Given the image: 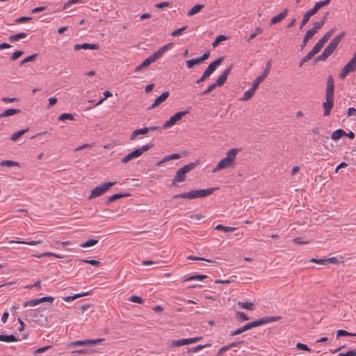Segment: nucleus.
<instances>
[{
    "label": "nucleus",
    "instance_id": "f257e3e1",
    "mask_svg": "<svg viewBox=\"0 0 356 356\" xmlns=\"http://www.w3.org/2000/svg\"><path fill=\"white\" fill-rule=\"evenodd\" d=\"M240 149L233 148L225 154V156L221 159L216 166L213 169V172H217L224 169L232 168L236 165V156Z\"/></svg>",
    "mask_w": 356,
    "mask_h": 356
},
{
    "label": "nucleus",
    "instance_id": "f03ea898",
    "mask_svg": "<svg viewBox=\"0 0 356 356\" xmlns=\"http://www.w3.org/2000/svg\"><path fill=\"white\" fill-rule=\"evenodd\" d=\"M345 35V32H341L340 34L334 36L328 45L324 49L322 54L317 57V60H326L334 51Z\"/></svg>",
    "mask_w": 356,
    "mask_h": 356
},
{
    "label": "nucleus",
    "instance_id": "7ed1b4c3",
    "mask_svg": "<svg viewBox=\"0 0 356 356\" xmlns=\"http://www.w3.org/2000/svg\"><path fill=\"white\" fill-rule=\"evenodd\" d=\"M214 190L215 189L212 188L207 189L192 190L188 192L175 195L173 196V198H183L191 200L195 198L204 197L212 194Z\"/></svg>",
    "mask_w": 356,
    "mask_h": 356
},
{
    "label": "nucleus",
    "instance_id": "20e7f679",
    "mask_svg": "<svg viewBox=\"0 0 356 356\" xmlns=\"http://www.w3.org/2000/svg\"><path fill=\"white\" fill-rule=\"evenodd\" d=\"M197 164V162L190 163L179 168L172 180V184L184 181L186 179V174L195 169Z\"/></svg>",
    "mask_w": 356,
    "mask_h": 356
},
{
    "label": "nucleus",
    "instance_id": "39448f33",
    "mask_svg": "<svg viewBox=\"0 0 356 356\" xmlns=\"http://www.w3.org/2000/svg\"><path fill=\"white\" fill-rule=\"evenodd\" d=\"M355 71H356V51L355 52L353 57L341 70L339 78L341 79H344L349 73Z\"/></svg>",
    "mask_w": 356,
    "mask_h": 356
},
{
    "label": "nucleus",
    "instance_id": "423d86ee",
    "mask_svg": "<svg viewBox=\"0 0 356 356\" xmlns=\"http://www.w3.org/2000/svg\"><path fill=\"white\" fill-rule=\"evenodd\" d=\"M152 145L147 144L134 149L122 159V162L126 163L134 158L139 157L142 154L147 152L152 147Z\"/></svg>",
    "mask_w": 356,
    "mask_h": 356
},
{
    "label": "nucleus",
    "instance_id": "0eeeda50",
    "mask_svg": "<svg viewBox=\"0 0 356 356\" xmlns=\"http://www.w3.org/2000/svg\"><path fill=\"white\" fill-rule=\"evenodd\" d=\"M116 182H107L95 187L90 193L89 199H93L105 193Z\"/></svg>",
    "mask_w": 356,
    "mask_h": 356
},
{
    "label": "nucleus",
    "instance_id": "6e6552de",
    "mask_svg": "<svg viewBox=\"0 0 356 356\" xmlns=\"http://www.w3.org/2000/svg\"><path fill=\"white\" fill-rule=\"evenodd\" d=\"M189 113L188 110L183 111H179L176 113L175 115H172L168 120H167L162 127V129H168L169 127H171L174 126L175 124L177 123L179 120H181L182 117L186 115Z\"/></svg>",
    "mask_w": 356,
    "mask_h": 356
},
{
    "label": "nucleus",
    "instance_id": "1a4fd4ad",
    "mask_svg": "<svg viewBox=\"0 0 356 356\" xmlns=\"http://www.w3.org/2000/svg\"><path fill=\"white\" fill-rule=\"evenodd\" d=\"M104 339H86V340H79L74 341L69 343L68 347L72 348L76 346H94L99 343Z\"/></svg>",
    "mask_w": 356,
    "mask_h": 356
},
{
    "label": "nucleus",
    "instance_id": "9d476101",
    "mask_svg": "<svg viewBox=\"0 0 356 356\" xmlns=\"http://www.w3.org/2000/svg\"><path fill=\"white\" fill-rule=\"evenodd\" d=\"M280 319V316H266V317L261 318L258 320L252 321L251 323H252V327H255L262 325L264 324H267V323H270L272 322H276Z\"/></svg>",
    "mask_w": 356,
    "mask_h": 356
},
{
    "label": "nucleus",
    "instance_id": "9b49d317",
    "mask_svg": "<svg viewBox=\"0 0 356 356\" xmlns=\"http://www.w3.org/2000/svg\"><path fill=\"white\" fill-rule=\"evenodd\" d=\"M271 65L272 62L270 60L267 62L266 68L264 70L263 73L261 74V75L258 76L257 79L253 81L254 86H259V85L266 78L271 68Z\"/></svg>",
    "mask_w": 356,
    "mask_h": 356
},
{
    "label": "nucleus",
    "instance_id": "f8f14e48",
    "mask_svg": "<svg viewBox=\"0 0 356 356\" xmlns=\"http://www.w3.org/2000/svg\"><path fill=\"white\" fill-rule=\"evenodd\" d=\"M222 61V58H219L209 64L208 67L203 72L204 76L207 78L215 71L217 66H218Z\"/></svg>",
    "mask_w": 356,
    "mask_h": 356
},
{
    "label": "nucleus",
    "instance_id": "ddd939ff",
    "mask_svg": "<svg viewBox=\"0 0 356 356\" xmlns=\"http://www.w3.org/2000/svg\"><path fill=\"white\" fill-rule=\"evenodd\" d=\"M172 43H168L155 51L152 54V56L154 58L155 60L156 61L158 59L161 58L167 52V51H168L172 47Z\"/></svg>",
    "mask_w": 356,
    "mask_h": 356
},
{
    "label": "nucleus",
    "instance_id": "4468645a",
    "mask_svg": "<svg viewBox=\"0 0 356 356\" xmlns=\"http://www.w3.org/2000/svg\"><path fill=\"white\" fill-rule=\"evenodd\" d=\"M334 106V99L326 98L325 101L323 104V115L328 116L330 114V111Z\"/></svg>",
    "mask_w": 356,
    "mask_h": 356
},
{
    "label": "nucleus",
    "instance_id": "2eb2a0df",
    "mask_svg": "<svg viewBox=\"0 0 356 356\" xmlns=\"http://www.w3.org/2000/svg\"><path fill=\"white\" fill-rule=\"evenodd\" d=\"M334 81L331 76L327 79V88H326V98L334 99Z\"/></svg>",
    "mask_w": 356,
    "mask_h": 356
},
{
    "label": "nucleus",
    "instance_id": "dca6fc26",
    "mask_svg": "<svg viewBox=\"0 0 356 356\" xmlns=\"http://www.w3.org/2000/svg\"><path fill=\"white\" fill-rule=\"evenodd\" d=\"M231 69L232 66H229L221 74V75L216 80V82L214 83L216 86H221L225 83L227 79V76L230 73Z\"/></svg>",
    "mask_w": 356,
    "mask_h": 356
},
{
    "label": "nucleus",
    "instance_id": "f3484780",
    "mask_svg": "<svg viewBox=\"0 0 356 356\" xmlns=\"http://www.w3.org/2000/svg\"><path fill=\"white\" fill-rule=\"evenodd\" d=\"M74 49L76 51L81 49L95 50L99 49V44L90 43L76 44L74 45Z\"/></svg>",
    "mask_w": 356,
    "mask_h": 356
},
{
    "label": "nucleus",
    "instance_id": "a211bd4d",
    "mask_svg": "<svg viewBox=\"0 0 356 356\" xmlns=\"http://www.w3.org/2000/svg\"><path fill=\"white\" fill-rule=\"evenodd\" d=\"M257 88L258 86H254V83H252V88L244 92L243 97L240 98V100L245 102L252 98V96L254 95L255 90H257Z\"/></svg>",
    "mask_w": 356,
    "mask_h": 356
},
{
    "label": "nucleus",
    "instance_id": "6ab92c4d",
    "mask_svg": "<svg viewBox=\"0 0 356 356\" xmlns=\"http://www.w3.org/2000/svg\"><path fill=\"white\" fill-rule=\"evenodd\" d=\"M169 97L168 92H163L160 96H159L152 104L150 108H154L158 106L160 104L165 101V99Z\"/></svg>",
    "mask_w": 356,
    "mask_h": 356
},
{
    "label": "nucleus",
    "instance_id": "aec40b11",
    "mask_svg": "<svg viewBox=\"0 0 356 356\" xmlns=\"http://www.w3.org/2000/svg\"><path fill=\"white\" fill-rule=\"evenodd\" d=\"M252 328H253V327H252L251 322H250V323L244 325L241 327H239V328H238V329H236L235 330L232 331L230 332V335L231 336H236V335L241 334L243 332H245V331H247L248 330H250Z\"/></svg>",
    "mask_w": 356,
    "mask_h": 356
},
{
    "label": "nucleus",
    "instance_id": "412c9836",
    "mask_svg": "<svg viewBox=\"0 0 356 356\" xmlns=\"http://www.w3.org/2000/svg\"><path fill=\"white\" fill-rule=\"evenodd\" d=\"M287 13H288V10H287V9H285L284 10L281 12L280 14L273 17L270 20V24H275L280 22V21H282L286 17Z\"/></svg>",
    "mask_w": 356,
    "mask_h": 356
},
{
    "label": "nucleus",
    "instance_id": "4be33fe9",
    "mask_svg": "<svg viewBox=\"0 0 356 356\" xmlns=\"http://www.w3.org/2000/svg\"><path fill=\"white\" fill-rule=\"evenodd\" d=\"M180 158H181V156L179 154H170V155H168V156H164L162 160H161L156 164V165L157 166H161V165H162L165 162H168V161H171V160L179 159Z\"/></svg>",
    "mask_w": 356,
    "mask_h": 356
},
{
    "label": "nucleus",
    "instance_id": "5701e85b",
    "mask_svg": "<svg viewBox=\"0 0 356 356\" xmlns=\"http://www.w3.org/2000/svg\"><path fill=\"white\" fill-rule=\"evenodd\" d=\"M345 135H346V132L341 129H339L332 133L330 138L332 140H337Z\"/></svg>",
    "mask_w": 356,
    "mask_h": 356
},
{
    "label": "nucleus",
    "instance_id": "b1692460",
    "mask_svg": "<svg viewBox=\"0 0 356 356\" xmlns=\"http://www.w3.org/2000/svg\"><path fill=\"white\" fill-rule=\"evenodd\" d=\"M19 112H20L19 109L9 108V109L4 111L3 112H2L0 114V118H4L6 117L14 115L19 113Z\"/></svg>",
    "mask_w": 356,
    "mask_h": 356
},
{
    "label": "nucleus",
    "instance_id": "393cba45",
    "mask_svg": "<svg viewBox=\"0 0 356 356\" xmlns=\"http://www.w3.org/2000/svg\"><path fill=\"white\" fill-rule=\"evenodd\" d=\"M42 241H11L10 243H19V244H26L29 245H36L38 244H40Z\"/></svg>",
    "mask_w": 356,
    "mask_h": 356
},
{
    "label": "nucleus",
    "instance_id": "a878e982",
    "mask_svg": "<svg viewBox=\"0 0 356 356\" xmlns=\"http://www.w3.org/2000/svg\"><path fill=\"white\" fill-rule=\"evenodd\" d=\"M26 36H27V33H26L24 32H21L17 34L10 35L8 39L11 42H15L20 39L25 38Z\"/></svg>",
    "mask_w": 356,
    "mask_h": 356
},
{
    "label": "nucleus",
    "instance_id": "bb28decb",
    "mask_svg": "<svg viewBox=\"0 0 356 356\" xmlns=\"http://www.w3.org/2000/svg\"><path fill=\"white\" fill-rule=\"evenodd\" d=\"M0 165L1 167H19L20 165L18 162L10 161V160H4L0 162Z\"/></svg>",
    "mask_w": 356,
    "mask_h": 356
},
{
    "label": "nucleus",
    "instance_id": "cd10ccee",
    "mask_svg": "<svg viewBox=\"0 0 356 356\" xmlns=\"http://www.w3.org/2000/svg\"><path fill=\"white\" fill-rule=\"evenodd\" d=\"M207 277V276L205 275H191V276L186 277L184 281V282L193 281V280L200 281V280H203L206 279Z\"/></svg>",
    "mask_w": 356,
    "mask_h": 356
},
{
    "label": "nucleus",
    "instance_id": "c85d7f7f",
    "mask_svg": "<svg viewBox=\"0 0 356 356\" xmlns=\"http://www.w3.org/2000/svg\"><path fill=\"white\" fill-rule=\"evenodd\" d=\"M17 341V338L13 334H10V335L0 334V341L10 343V342H13V341Z\"/></svg>",
    "mask_w": 356,
    "mask_h": 356
},
{
    "label": "nucleus",
    "instance_id": "c756f323",
    "mask_svg": "<svg viewBox=\"0 0 356 356\" xmlns=\"http://www.w3.org/2000/svg\"><path fill=\"white\" fill-rule=\"evenodd\" d=\"M314 15V14L312 13H311V11L309 10H307L304 16H303V18L302 19V22H301V24H300V29H302L307 23V22L309 20V18Z\"/></svg>",
    "mask_w": 356,
    "mask_h": 356
},
{
    "label": "nucleus",
    "instance_id": "7c9ffc66",
    "mask_svg": "<svg viewBox=\"0 0 356 356\" xmlns=\"http://www.w3.org/2000/svg\"><path fill=\"white\" fill-rule=\"evenodd\" d=\"M27 131H28V129H22V130H20V131L13 133L10 137V140L15 142V141L17 140V139L19 137L23 136Z\"/></svg>",
    "mask_w": 356,
    "mask_h": 356
},
{
    "label": "nucleus",
    "instance_id": "2f4dec72",
    "mask_svg": "<svg viewBox=\"0 0 356 356\" xmlns=\"http://www.w3.org/2000/svg\"><path fill=\"white\" fill-rule=\"evenodd\" d=\"M238 305L243 309H248V310H254V305L252 302H238Z\"/></svg>",
    "mask_w": 356,
    "mask_h": 356
},
{
    "label": "nucleus",
    "instance_id": "473e14b6",
    "mask_svg": "<svg viewBox=\"0 0 356 356\" xmlns=\"http://www.w3.org/2000/svg\"><path fill=\"white\" fill-rule=\"evenodd\" d=\"M236 227H228V226H223L222 225H218L216 226L215 229L216 230H222L226 233L234 232L236 230Z\"/></svg>",
    "mask_w": 356,
    "mask_h": 356
},
{
    "label": "nucleus",
    "instance_id": "72a5a7b5",
    "mask_svg": "<svg viewBox=\"0 0 356 356\" xmlns=\"http://www.w3.org/2000/svg\"><path fill=\"white\" fill-rule=\"evenodd\" d=\"M128 196V194H126V193H116V194H114L113 195H111V197H109L107 200V202L106 204H110L111 202L118 200V199H120L121 197H127Z\"/></svg>",
    "mask_w": 356,
    "mask_h": 356
},
{
    "label": "nucleus",
    "instance_id": "f704fd0d",
    "mask_svg": "<svg viewBox=\"0 0 356 356\" xmlns=\"http://www.w3.org/2000/svg\"><path fill=\"white\" fill-rule=\"evenodd\" d=\"M203 5L202 4H197L194 6L188 13V16H193L195 14L198 13L201 9L203 8Z\"/></svg>",
    "mask_w": 356,
    "mask_h": 356
},
{
    "label": "nucleus",
    "instance_id": "c9c22d12",
    "mask_svg": "<svg viewBox=\"0 0 356 356\" xmlns=\"http://www.w3.org/2000/svg\"><path fill=\"white\" fill-rule=\"evenodd\" d=\"M210 346H211L210 343H207L205 345H198L197 346L189 348L188 350V353H197V352L202 350L203 348L209 347Z\"/></svg>",
    "mask_w": 356,
    "mask_h": 356
},
{
    "label": "nucleus",
    "instance_id": "e433bc0d",
    "mask_svg": "<svg viewBox=\"0 0 356 356\" xmlns=\"http://www.w3.org/2000/svg\"><path fill=\"white\" fill-rule=\"evenodd\" d=\"M97 243H98V241H97V240H95V239H89V240H88L87 241H86V242H84V243H81V244L80 245V246H81V248H86L92 247V246H93V245H96Z\"/></svg>",
    "mask_w": 356,
    "mask_h": 356
},
{
    "label": "nucleus",
    "instance_id": "4c0bfd02",
    "mask_svg": "<svg viewBox=\"0 0 356 356\" xmlns=\"http://www.w3.org/2000/svg\"><path fill=\"white\" fill-rule=\"evenodd\" d=\"M201 63L198 58L188 60L186 61V67L189 69L192 68L194 65Z\"/></svg>",
    "mask_w": 356,
    "mask_h": 356
},
{
    "label": "nucleus",
    "instance_id": "58836bf2",
    "mask_svg": "<svg viewBox=\"0 0 356 356\" xmlns=\"http://www.w3.org/2000/svg\"><path fill=\"white\" fill-rule=\"evenodd\" d=\"M38 304H40L39 298L33 299V300H30L24 302V307H35V306L38 305Z\"/></svg>",
    "mask_w": 356,
    "mask_h": 356
},
{
    "label": "nucleus",
    "instance_id": "ea45409f",
    "mask_svg": "<svg viewBox=\"0 0 356 356\" xmlns=\"http://www.w3.org/2000/svg\"><path fill=\"white\" fill-rule=\"evenodd\" d=\"M184 346L183 339H178V340H172L169 343V347H170V348L179 347V346Z\"/></svg>",
    "mask_w": 356,
    "mask_h": 356
},
{
    "label": "nucleus",
    "instance_id": "a19ab883",
    "mask_svg": "<svg viewBox=\"0 0 356 356\" xmlns=\"http://www.w3.org/2000/svg\"><path fill=\"white\" fill-rule=\"evenodd\" d=\"M225 40H227V37L225 35H220L216 37L215 40L213 42L212 45L213 47H216L220 44V42L224 41Z\"/></svg>",
    "mask_w": 356,
    "mask_h": 356
},
{
    "label": "nucleus",
    "instance_id": "79ce46f5",
    "mask_svg": "<svg viewBox=\"0 0 356 356\" xmlns=\"http://www.w3.org/2000/svg\"><path fill=\"white\" fill-rule=\"evenodd\" d=\"M74 120V117L70 113H63L58 117V120L65 122V120Z\"/></svg>",
    "mask_w": 356,
    "mask_h": 356
},
{
    "label": "nucleus",
    "instance_id": "37998d69",
    "mask_svg": "<svg viewBox=\"0 0 356 356\" xmlns=\"http://www.w3.org/2000/svg\"><path fill=\"white\" fill-rule=\"evenodd\" d=\"M155 61L156 60L152 56V55H151L149 57L147 58L142 62V66L146 67Z\"/></svg>",
    "mask_w": 356,
    "mask_h": 356
},
{
    "label": "nucleus",
    "instance_id": "c03bdc74",
    "mask_svg": "<svg viewBox=\"0 0 356 356\" xmlns=\"http://www.w3.org/2000/svg\"><path fill=\"white\" fill-rule=\"evenodd\" d=\"M315 54L312 51H309L305 56H304L300 62V65H302L304 63L309 61L311 60Z\"/></svg>",
    "mask_w": 356,
    "mask_h": 356
},
{
    "label": "nucleus",
    "instance_id": "a18cd8bd",
    "mask_svg": "<svg viewBox=\"0 0 356 356\" xmlns=\"http://www.w3.org/2000/svg\"><path fill=\"white\" fill-rule=\"evenodd\" d=\"M262 32V29L260 27H257L255 30L250 35L248 41H250L254 39L257 35L260 34Z\"/></svg>",
    "mask_w": 356,
    "mask_h": 356
},
{
    "label": "nucleus",
    "instance_id": "49530a36",
    "mask_svg": "<svg viewBox=\"0 0 356 356\" xmlns=\"http://www.w3.org/2000/svg\"><path fill=\"white\" fill-rule=\"evenodd\" d=\"M316 33V32L315 31L314 29H309V30L307 31L305 35V40H310Z\"/></svg>",
    "mask_w": 356,
    "mask_h": 356
},
{
    "label": "nucleus",
    "instance_id": "de8ad7c7",
    "mask_svg": "<svg viewBox=\"0 0 356 356\" xmlns=\"http://www.w3.org/2000/svg\"><path fill=\"white\" fill-rule=\"evenodd\" d=\"M129 300L132 302H136V303H139V304H142L144 302L143 299L142 298L137 296H131L129 298Z\"/></svg>",
    "mask_w": 356,
    "mask_h": 356
},
{
    "label": "nucleus",
    "instance_id": "09e8293b",
    "mask_svg": "<svg viewBox=\"0 0 356 356\" xmlns=\"http://www.w3.org/2000/svg\"><path fill=\"white\" fill-rule=\"evenodd\" d=\"M236 316L238 318V320L241 321H248L249 319L248 316L243 312H237Z\"/></svg>",
    "mask_w": 356,
    "mask_h": 356
},
{
    "label": "nucleus",
    "instance_id": "8fccbe9b",
    "mask_svg": "<svg viewBox=\"0 0 356 356\" xmlns=\"http://www.w3.org/2000/svg\"><path fill=\"white\" fill-rule=\"evenodd\" d=\"M324 24V20H321L318 22H316L313 24L312 29H314L315 31L317 33L318 30L320 29L323 25Z\"/></svg>",
    "mask_w": 356,
    "mask_h": 356
},
{
    "label": "nucleus",
    "instance_id": "3c124183",
    "mask_svg": "<svg viewBox=\"0 0 356 356\" xmlns=\"http://www.w3.org/2000/svg\"><path fill=\"white\" fill-rule=\"evenodd\" d=\"M342 336H353V334L343 330H339L337 332V337L339 338Z\"/></svg>",
    "mask_w": 356,
    "mask_h": 356
},
{
    "label": "nucleus",
    "instance_id": "603ef678",
    "mask_svg": "<svg viewBox=\"0 0 356 356\" xmlns=\"http://www.w3.org/2000/svg\"><path fill=\"white\" fill-rule=\"evenodd\" d=\"M186 29V26H183L180 29L175 30L173 32H172L171 35L174 36V37L180 35Z\"/></svg>",
    "mask_w": 356,
    "mask_h": 356
},
{
    "label": "nucleus",
    "instance_id": "864d4df0",
    "mask_svg": "<svg viewBox=\"0 0 356 356\" xmlns=\"http://www.w3.org/2000/svg\"><path fill=\"white\" fill-rule=\"evenodd\" d=\"M36 54H33V55H31L29 56H27L26 58H25L24 59H23L22 61H21V65H23L26 63H29V62H31L33 61L35 58L36 57Z\"/></svg>",
    "mask_w": 356,
    "mask_h": 356
},
{
    "label": "nucleus",
    "instance_id": "5fc2aeb1",
    "mask_svg": "<svg viewBox=\"0 0 356 356\" xmlns=\"http://www.w3.org/2000/svg\"><path fill=\"white\" fill-rule=\"evenodd\" d=\"M51 347V346H47L44 347L39 348L36 349L33 353H34V355L42 353L45 352L46 350H47L48 349H49Z\"/></svg>",
    "mask_w": 356,
    "mask_h": 356
},
{
    "label": "nucleus",
    "instance_id": "6e6d98bb",
    "mask_svg": "<svg viewBox=\"0 0 356 356\" xmlns=\"http://www.w3.org/2000/svg\"><path fill=\"white\" fill-rule=\"evenodd\" d=\"M81 261L83 263L91 264L92 266H97L99 264V261L95 259H81Z\"/></svg>",
    "mask_w": 356,
    "mask_h": 356
},
{
    "label": "nucleus",
    "instance_id": "4d7b16f0",
    "mask_svg": "<svg viewBox=\"0 0 356 356\" xmlns=\"http://www.w3.org/2000/svg\"><path fill=\"white\" fill-rule=\"evenodd\" d=\"M296 348L298 350H307V351L311 350L310 348H309V347L306 344H304L302 343H298L296 344Z\"/></svg>",
    "mask_w": 356,
    "mask_h": 356
},
{
    "label": "nucleus",
    "instance_id": "13d9d810",
    "mask_svg": "<svg viewBox=\"0 0 356 356\" xmlns=\"http://www.w3.org/2000/svg\"><path fill=\"white\" fill-rule=\"evenodd\" d=\"M310 262L316 263L318 264L325 265L326 264L325 259H314L312 258L309 260Z\"/></svg>",
    "mask_w": 356,
    "mask_h": 356
},
{
    "label": "nucleus",
    "instance_id": "bf43d9fd",
    "mask_svg": "<svg viewBox=\"0 0 356 356\" xmlns=\"http://www.w3.org/2000/svg\"><path fill=\"white\" fill-rule=\"evenodd\" d=\"M229 350L228 345L221 347L216 356H222V354Z\"/></svg>",
    "mask_w": 356,
    "mask_h": 356
},
{
    "label": "nucleus",
    "instance_id": "052dcab7",
    "mask_svg": "<svg viewBox=\"0 0 356 356\" xmlns=\"http://www.w3.org/2000/svg\"><path fill=\"white\" fill-rule=\"evenodd\" d=\"M32 18L29 17H21L15 20V22L17 24L25 22L26 21L31 20Z\"/></svg>",
    "mask_w": 356,
    "mask_h": 356
},
{
    "label": "nucleus",
    "instance_id": "680f3d73",
    "mask_svg": "<svg viewBox=\"0 0 356 356\" xmlns=\"http://www.w3.org/2000/svg\"><path fill=\"white\" fill-rule=\"evenodd\" d=\"M217 86L216 85L213 83L212 84H211L207 88V90H205L204 91L202 92V95H207L209 92H211L213 90H214V88H216Z\"/></svg>",
    "mask_w": 356,
    "mask_h": 356
},
{
    "label": "nucleus",
    "instance_id": "e2e57ef3",
    "mask_svg": "<svg viewBox=\"0 0 356 356\" xmlns=\"http://www.w3.org/2000/svg\"><path fill=\"white\" fill-rule=\"evenodd\" d=\"M293 243L298 245L307 244L308 241H304L300 237H296L293 240Z\"/></svg>",
    "mask_w": 356,
    "mask_h": 356
},
{
    "label": "nucleus",
    "instance_id": "0e129e2a",
    "mask_svg": "<svg viewBox=\"0 0 356 356\" xmlns=\"http://www.w3.org/2000/svg\"><path fill=\"white\" fill-rule=\"evenodd\" d=\"M23 54L22 51H17L14 52L11 56V60H15L20 57Z\"/></svg>",
    "mask_w": 356,
    "mask_h": 356
},
{
    "label": "nucleus",
    "instance_id": "69168bd1",
    "mask_svg": "<svg viewBox=\"0 0 356 356\" xmlns=\"http://www.w3.org/2000/svg\"><path fill=\"white\" fill-rule=\"evenodd\" d=\"M330 0H325L319 2H316V5L320 9L321 8L327 6L330 3Z\"/></svg>",
    "mask_w": 356,
    "mask_h": 356
},
{
    "label": "nucleus",
    "instance_id": "338daca9",
    "mask_svg": "<svg viewBox=\"0 0 356 356\" xmlns=\"http://www.w3.org/2000/svg\"><path fill=\"white\" fill-rule=\"evenodd\" d=\"M347 115L348 116H356V109L353 107L348 108Z\"/></svg>",
    "mask_w": 356,
    "mask_h": 356
},
{
    "label": "nucleus",
    "instance_id": "774afa93",
    "mask_svg": "<svg viewBox=\"0 0 356 356\" xmlns=\"http://www.w3.org/2000/svg\"><path fill=\"white\" fill-rule=\"evenodd\" d=\"M340 356H356L355 350H349L346 353H340Z\"/></svg>",
    "mask_w": 356,
    "mask_h": 356
}]
</instances>
